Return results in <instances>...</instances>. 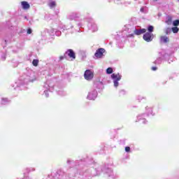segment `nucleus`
I'll return each mask as SVG.
<instances>
[{
    "label": "nucleus",
    "mask_w": 179,
    "mask_h": 179,
    "mask_svg": "<svg viewBox=\"0 0 179 179\" xmlns=\"http://www.w3.org/2000/svg\"><path fill=\"white\" fill-rule=\"evenodd\" d=\"M143 40L147 41V43H150L155 38V35L150 32L145 33L143 36Z\"/></svg>",
    "instance_id": "nucleus-3"
},
{
    "label": "nucleus",
    "mask_w": 179,
    "mask_h": 179,
    "mask_svg": "<svg viewBox=\"0 0 179 179\" xmlns=\"http://www.w3.org/2000/svg\"><path fill=\"white\" fill-rule=\"evenodd\" d=\"M172 23H173V21H172L171 17H167L166 20V24L170 25Z\"/></svg>",
    "instance_id": "nucleus-11"
},
{
    "label": "nucleus",
    "mask_w": 179,
    "mask_h": 179,
    "mask_svg": "<svg viewBox=\"0 0 179 179\" xmlns=\"http://www.w3.org/2000/svg\"><path fill=\"white\" fill-rule=\"evenodd\" d=\"M44 87H45V89H46L44 91L45 95L46 97H48V90H50V85H48V84H45L44 85Z\"/></svg>",
    "instance_id": "nucleus-10"
},
{
    "label": "nucleus",
    "mask_w": 179,
    "mask_h": 179,
    "mask_svg": "<svg viewBox=\"0 0 179 179\" xmlns=\"http://www.w3.org/2000/svg\"><path fill=\"white\" fill-rule=\"evenodd\" d=\"M150 112H152V108H148Z\"/></svg>",
    "instance_id": "nucleus-31"
},
{
    "label": "nucleus",
    "mask_w": 179,
    "mask_h": 179,
    "mask_svg": "<svg viewBox=\"0 0 179 179\" xmlns=\"http://www.w3.org/2000/svg\"><path fill=\"white\" fill-rule=\"evenodd\" d=\"M138 119L141 121L143 124H146V120L145 118L142 119V116H138Z\"/></svg>",
    "instance_id": "nucleus-14"
},
{
    "label": "nucleus",
    "mask_w": 179,
    "mask_h": 179,
    "mask_svg": "<svg viewBox=\"0 0 179 179\" xmlns=\"http://www.w3.org/2000/svg\"><path fill=\"white\" fill-rule=\"evenodd\" d=\"M31 29H27V34H31Z\"/></svg>",
    "instance_id": "nucleus-27"
},
{
    "label": "nucleus",
    "mask_w": 179,
    "mask_h": 179,
    "mask_svg": "<svg viewBox=\"0 0 179 179\" xmlns=\"http://www.w3.org/2000/svg\"><path fill=\"white\" fill-rule=\"evenodd\" d=\"M69 56V58H72V59H75L76 58V56L75 55V52L73 50H69L66 52L64 54V57Z\"/></svg>",
    "instance_id": "nucleus-6"
},
{
    "label": "nucleus",
    "mask_w": 179,
    "mask_h": 179,
    "mask_svg": "<svg viewBox=\"0 0 179 179\" xmlns=\"http://www.w3.org/2000/svg\"><path fill=\"white\" fill-rule=\"evenodd\" d=\"M173 26H179V20H176L175 21H173Z\"/></svg>",
    "instance_id": "nucleus-21"
},
{
    "label": "nucleus",
    "mask_w": 179,
    "mask_h": 179,
    "mask_svg": "<svg viewBox=\"0 0 179 179\" xmlns=\"http://www.w3.org/2000/svg\"><path fill=\"white\" fill-rule=\"evenodd\" d=\"M114 2L115 3H117V5H120V3H121V0H115Z\"/></svg>",
    "instance_id": "nucleus-24"
},
{
    "label": "nucleus",
    "mask_w": 179,
    "mask_h": 179,
    "mask_svg": "<svg viewBox=\"0 0 179 179\" xmlns=\"http://www.w3.org/2000/svg\"><path fill=\"white\" fill-rule=\"evenodd\" d=\"M104 52H106V50L104 48H99L96 51L94 56L97 59L101 58L102 57H104Z\"/></svg>",
    "instance_id": "nucleus-4"
},
{
    "label": "nucleus",
    "mask_w": 179,
    "mask_h": 179,
    "mask_svg": "<svg viewBox=\"0 0 179 179\" xmlns=\"http://www.w3.org/2000/svg\"><path fill=\"white\" fill-rule=\"evenodd\" d=\"M121 75H120V73H113L111 75V78L113 79V83H114V87H118V85H119V83L120 80H121Z\"/></svg>",
    "instance_id": "nucleus-1"
},
{
    "label": "nucleus",
    "mask_w": 179,
    "mask_h": 179,
    "mask_svg": "<svg viewBox=\"0 0 179 179\" xmlns=\"http://www.w3.org/2000/svg\"><path fill=\"white\" fill-rule=\"evenodd\" d=\"M96 97H97V91L93 90L89 92L87 99H88V100H94Z\"/></svg>",
    "instance_id": "nucleus-5"
},
{
    "label": "nucleus",
    "mask_w": 179,
    "mask_h": 179,
    "mask_svg": "<svg viewBox=\"0 0 179 179\" xmlns=\"http://www.w3.org/2000/svg\"><path fill=\"white\" fill-rule=\"evenodd\" d=\"M129 150H131V148H129V147L125 148V152H129Z\"/></svg>",
    "instance_id": "nucleus-26"
},
{
    "label": "nucleus",
    "mask_w": 179,
    "mask_h": 179,
    "mask_svg": "<svg viewBox=\"0 0 179 179\" xmlns=\"http://www.w3.org/2000/svg\"><path fill=\"white\" fill-rule=\"evenodd\" d=\"M91 30H92V31H97V25H96V24H93L91 26Z\"/></svg>",
    "instance_id": "nucleus-12"
},
{
    "label": "nucleus",
    "mask_w": 179,
    "mask_h": 179,
    "mask_svg": "<svg viewBox=\"0 0 179 179\" xmlns=\"http://www.w3.org/2000/svg\"><path fill=\"white\" fill-rule=\"evenodd\" d=\"M143 33H146V29L134 30V34H136V36H141V34H143Z\"/></svg>",
    "instance_id": "nucleus-7"
},
{
    "label": "nucleus",
    "mask_w": 179,
    "mask_h": 179,
    "mask_svg": "<svg viewBox=\"0 0 179 179\" xmlns=\"http://www.w3.org/2000/svg\"><path fill=\"white\" fill-rule=\"evenodd\" d=\"M153 29H154L153 26L152 25L148 26V30L149 33H153Z\"/></svg>",
    "instance_id": "nucleus-17"
},
{
    "label": "nucleus",
    "mask_w": 179,
    "mask_h": 179,
    "mask_svg": "<svg viewBox=\"0 0 179 179\" xmlns=\"http://www.w3.org/2000/svg\"><path fill=\"white\" fill-rule=\"evenodd\" d=\"M78 17V15L76 14H72L71 15L69 16V19L71 20H73V19H76Z\"/></svg>",
    "instance_id": "nucleus-16"
},
{
    "label": "nucleus",
    "mask_w": 179,
    "mask_h": 179,
    "mask_svg": "<svg viewBox=\"0 0 179 179\" xmlns=\"http://www.w3.org/2000/svg\"><path fill=\"white\" fill-rule=\"evenodd\" d=\"M8 99L6 98H2L1 99V104H6L8 103Z\"/></svg>",
    "instance_id": "nucleus-19"
},
{
    "label": "nucleus",
    "mask_w": 179,
    "mask_h": 179,
    "mask_svg": "<svg viewBox=\"0 0 179 179\" xmlns=\"http://www.w3.org/2000/svg\"><path fill=\"white\" fill-rule=\"evenodd\" d=\"M155 1H157V0H155Z\"/></svg>",
    "instance_id": "nucleus-33"
},
{
    "label": "nucleus",
    "mask_w": 179,
    "mask_h": 179,
    "mask_svg": "<svg viewBox=\"0 0 179 179\" xmlns=\"http://www.w3.org/2000/svg\"><path fill=\"white\" fill-rule=\"evenodd\" d=\"M94 74L92 70H86L84 73V78L86 80H92Z\"/></svg>",
    "instance_id": "nucleus-2"
},
{
    "label": "nucleus",
    "mask_w": 179,
    "mask_h": 179,
    "mask_svg": "<svg viewBox=\"0 0 179 179\" xmlns=\"http://www.w3.org/2000/svg\"><path fill=\"white\" fill-rule=\"evenodd\" d=\"M32 64L34 66H37V65H38V59H34Z\"/></svg>",
    "instance_id": "nucleus-18"
},
{
    "label": "nucleus",
    "mask_w": 179,
    "mask_h": 179,
    "mask_svg": "<svg viewBox=\"0 0 179 179\" xmlns=\"http://www.w3.org/2000/svg\"><path fill=\"white\" fill-rule=\"evenodd\" d=\"M21 5L22 6V9H24L25 10L30 9V4H29L27 1H22Z\"/></svg>",
    "instance_id": "nucleus-8"
},
{
    "label": "nucleus",
    "mask_w": 179,
    "mask_h": 179,
    "mask_svg": "<svg viewBox=\"0 0 179 179\" xmlns=\"http://www.w3.org/2000/svg\"><path fill=\"white\" fill-rule=\"evenodd\" d=\"M169 37H167L166 36H162L160 37L161 43H169Z\"/></svg>",
    "instance_id": "nucleus-9"
},
{
    "label": "nucleus",
    "mask_w": 179,
    "mask_h": 179,
    "mask_svg": "<svg viewBox=\"0 0 179 179\" xmlns=\"http://www.w3.org/2000/svg\"><path fill=\"white\" fill-rule=\"evenodd\" d=\"M112 72H113V68L109 67L106 69V73H108V75H110Z\"/></svg>",
    "instance_id": "nucleus-20"
},
{
    "label": "nucleus",
    "mask_w": 179,
    "mask_h": 179,
    "mask_svg": "<svg viewBox=\"0 0 179 179\" xmlns=\"http://www.w3.org/2000/svg\"><path fill=\"white\" fill-rule=\"evenodd\" d=\"M49 6H50V8H54L55 6V1H51L49 3Z\"/></svg>",
    "instance_id": "nucleus-22"
},
{
    "label": "nucleus",
    "mask_w": 179,
    "mask_h": 179,
    "mask_svg": "<svg viewBox=\"0 0 179 179\" xmlns=\"http://www.w3.org/2000/svg\"><path fill=\"white\" fill-rule=\"evenodd\" d=\"M178 2H179V0H178Z\"/></svg>",
    "instance_id": "nucleus-34"
},
{
    "label": "nucleus",
    "mask_w": 179,
    "mask_h": 179,
    "mask_svg": "<svg viewBox=\"0 0 179 179\" xmlns=\"http://www.w3.org/2000/svg\"><path fill=\"white\" fill-rule=\"evenodd\" d=\"M30 82H33V80H29Z\"/></svg>",
    "instance_id": "nucleus-32"
},
{
    "label": "nucleus",
    "mask_w": 179,
    "mask_h": 179,
    "mask_svg": "<svg viewBox=\"0 0 179 179\" xmlns=\"http://www.w3.org/2000/svg\"><path fill=\"white\" fill-rule=\"evenodd\" d=\"M171 31H172L171 28H166L164 29V33L167 35L171 34Z\"/></svg>",
    "instance_id": "nucleus-13"
},
{
    "label": "nucleus",
    "mask_w": 179,
    "mask_h": 179,
    "mask_svg": "<svg viewBox=\"0 0 179 179\" xmlns=\"http://www.w3.org/2000/svg\"><path fill=\"white\" fill-rule=\"evenodd\" d=\"M152 71H157V67H152Z\"/></svg>",
    "instance_id": "nucleus-28"
},
{
    "label": "nucleus",
    "mask_w": 179,
    "mask_h": 179,
    "mask_svg": "<svg viewBox=\"0 0 179 179\" xmlns=\"http://www.w3.org/2000/svg\"><path fill=\"white\" fill-rule=\"evenodd\" d=\"M64 58H66V56L64 55V56H60L59 57V61H62V59H64Z\"/></svg>",
    "instance_id": "nucleus-25"
},
{
    "label": "nucleus",
    "mask_w": 179,
    "mask_h": 179,
    "mask_svg": "<svg viewBox=\"0 0 179 179\" xmlns=\"http://www.w3.org/2000/svg\"><path fill=\"white\" fill-rule=\"evenodd\" d=\"M178 27H174L171 28V31H173V33H178Z\"/></svg>",
    "instance_id": "nucleus-15"
},
{
    "label": "nucleus",
    "mask_w": 179,
    "mask_h": 179,
    "mask_svg": "<svg viewBox=\"0 0 179 179\" xmlns=\"http://www.w3.org/2000/svg\"><path fill=\"white\" fill-rule=\"evenodd\" d=\"M155 64H162V58H159L155 61Z\"/></svg>",
    "instance_id": "nucleus-23"
},
{
    "label": "nucleus",
    "mask_w": 179,
    "mask_h": 179,
    "mask_svg": "<svg viewBox=\"0 0 179 179\" xmlns=\"http://www.w3.org/2000/svg\"><path fill=\"white\" fill-rule=\"evenodd\" d=\"M67 163H68V164H69V163H71V160L70 159H67Z\"/></svg>",
    "instance_id": "nucleus-30"
},
{
    "label": "nucleus",
    "mask_w": 179,
    "mask_h": 179,
    "mask_svg": "<svg viewBox=\"0 0 179 179\" xmlns=\"http://www.w3.org/2000/svg\"><path fill=\"white\" fill-rule=\"evenodd\" d=\"M140 10H141V12L145 13V8H141Z\"/></svg>",
    "instance_id": "nucleus-29"
}]
</instances>
